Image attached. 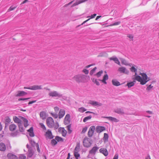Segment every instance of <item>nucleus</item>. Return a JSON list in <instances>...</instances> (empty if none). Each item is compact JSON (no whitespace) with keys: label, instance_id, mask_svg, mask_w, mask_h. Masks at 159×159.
I'll use <instances>...</instances> for the list:
<instances>
[{"label":"nucleus","instance_id":"45","mask_svg":"<svg viewBox=\"0 0 159 159\" xmlns=\"http://www.w3.org/2000/svg\"><path fill=\"white\" fill-rule=\"evenodd\" d=\"M30 143L31 145L33 147L36 146V144L37 143H36L32 139L30 140Z\"/></svg>","mask_w":159,"mask_h":159},{"label":"nucleus","instance_id":"34","mask_svg":"<svg viewBox=\"0 0 159 159\" xmlns=\"http://www.w3.org/2000/svg\"><path fill=\"white\" fill-rule=\"evenodd\" d=\"M40 117L43 119H45L46 118V114L44 111H41L40 113Z\"/></svg>","mask_w":159,"mask_h":159},{"label":"nucleus","instance_id":"52","mask_svg":"<svg viewBox=\"0 0 159 159\" xmlns=\"http://www.w3.org/2000/svg\"><path fill=\"white\" fill-rule=\"evenodd\" d=\"M153 86H152L151 84L149 85L147 88L146 90L147 91H149L151 90L153 88Z\"/></svg>","mask_w":159,"mask_h":159},{"label":"nucleus","instance_id":"29","mask_svg":"<svg viewBox=\"0 0 159 159\" xmlns=\"http://www.w3.org/2000/svg\"><path fill=\"white\" fill-rule=\"evenodd\" d=\"M33 154L34 152L32 148H29L28 151V157H30L33 155Z\"/></svg>","mask_w":159,"mask_h":159},{"label":"nucleus","instance_id":"60","mask_svg":"<svg viewBox=\"0 0 159 159\" xmlns=\"http://www.w3.org/2000/svg\"><path fill=\"white\" fill-rule=\"evenodd\" d=\"M36 148H37V151L39 152L40 153V148H39V145L38 143H37V144H36Z\"/></svg>","mask_w":159,"mask_h":159},{"label":"nucleus","instance_id":"32","mask_svg":"<svg viewBox=\"0 0 159 159\" xmlns=\"http://www.w3.org/2000/svg\"><path fill=\"white\" fill-rule=\"evenodd\" d=\"M80 151V143H77L76 147H75L74 152H79Z\"/></svg>","mask_w":159,"mask_h":159},{"label":"nucleus","instance_id":"53","mask_svg":"<svg viewBox=\"0 0 159 159\" xmlns=\"http://www.w3.org/2000/svg\"><path fill=\"white\" fill-rule=\"evenodd\" d=\"M19 132L18 131H16L15 132L12 133L11 135L13 137H15L18 134Z\"/></svg>","mask_w":159,"mask_h":159},{"label":"nucleus","instance_id":"40","mask_svg":"<svg viewBox=\"0 0 159 159\" xmlns=\"http://www.w3.org/2000/svg\"><path fill=\"white\" fill-rule=\"evenodd\" d=\"M71 127V125L70 124L67 125L66 127L67 128L68 131V132L69 134H70L72 132V130L70 129Z\"/></svg>","mask_w":159,"mask_h":159},{"label":"nucleus","instance_id":"5","mask_svg":"<svg viewBox=\"0 0 159 159\" xmlns=\"http://www.w3.org/2000/svg\"><path fill=\"white\" fill-rule=\"evenodd\" d=\"M118 71L121 73H123L126 75H128L129 73V71L124 67H119Z\"/></svg>","mask_w":159,"mask_h":159},{"label":"nucleus","instance_id":"14","mask_svg":"<svg viewBox=\"0 0 159 159\" xmlns=\"http://www.w3.org/2000/svg\"><path fill=\"white\" fill-rule=\"evenodd\" d=\"M27 93L23 91H18L17 92V94L16 95V97H22L26 94Z\"/></svg>","mask_w":159,"mask_h":159},{"label":"nucleus","instance_id":"37","mask_svg":"<svg viewBox=\"0 0 159 159\" xmlns=\"http://www.w3.org/2000/svg\"><path fill=\"white\" fill-rule=\"evenodd\" d=\"M18 125L19 128V131L20 132H23L24 130V129L23 127L22 124L21 123L20 124H19Z\"/></svg>","mask_w":159,"mask_h":159},{"label":"nucleus","instance_id":"6","mask_svg":"<svg viewBox=\"0 0 159 159\" xmlns=\"http://www.w3.org/2000/svg\"><path fill=\"white\" fill-rule=\"evenodd\" d=\"M24 89H27L32 90H36L37 89H42V86L34 85L29 87H24Z\"/></svg>","mask_w":159,"mask_h":159},{"label":"nucleus","instance_id":"58","mask_svg":"<svg viewBox=\"0 0 159 159\" xmlns=\"http://www.w3.org/2000/svg\"><path fill=\"white\" fill-rule=\"evenodd\" d=\"M82 71L86 75L88 74L89 72V70L86 69H83Z\"/></svg>","mask_w":159,"mask_h":159},{"label":"nucleus","instance_id":"46","mask_svg":"<svg viewBox=\"0 0 159 159\" xmlns=\"http://www.w3.org/2000/svg\"><path fill=\"white\" fill-rule=\"evenodd\" d=\"M78 110L80 112H83L86 111V110L84 107H81L78 109Z\"/></svg>","mask_w":159,"mask_h":159},{"label":"nucleus","instance_id":"25","mask_svg":"<svg viewBox=\"0 0 159 159\" xmlns=\"http://www.w3.org/2000/svg\"><path fill=\"white\" fill-rule=\"evenodd\" d=\"M16 126L15 124H11L9 125V129L10 131H13L16 129Z\"/></svg>","mask_w":159,"mask_h":159},{"label":"nucleus","instance_id":"23","mask_svg":"<svg viewBox=\"0 0 159 159\" xmlns=\"http://www.w3.org/2000/svg\"><path fill=\"white\" fill-rule=\"evenodd\" d=\"M20 117L21 119L24 122V126L25 127H27L28 125L27 120L22 116H20Z\"/></svg>","mask_w":159,"mask_h":159},{"label":"nucleus","instance_id":"39","mask_svg":"<svg viewBox=\"0 0 159 159\" xmlns=\"http://www.w3.org/2000/svg\"><path fill=\"white\" fill-rule=\"evenodd\" d=\"M91 79L93 82L96 84L97 85H100L99 82L97 79H95L94 78H92Z\"/></svg>","mask_w":159,"mask_h":159},{"label":"nucleus","instance_id":"9","mask_svg":"<svg viewBox=\"0 0 159 159\" xmlns=\"http://www.w3.org/2000/svg\"><path fill=\"white\" fill-rule=\"evenodd\" d=\"M95 129V127L94 126H92L90 127L88 133L89 137H91L93 135Z\"/></svg>","mask_w":159,"mask_h":159},{"label":"nucleus","instance_id":"13","mask_svg":"<svg viewBox=\"0 0 159 159\" xmlns=\"http://www.w3.org/2000/svg\"><path fill=\"white\" fill-rule=\"evenodd\" d=\"M20 116H19V118L17 117L16 116L13 117L14 121L15 123L18 124V125L22 123L21 121L22 120L21 119L20 117Z\"/></svg>","mask_w":159,"mask_h":159},{"label":"nucleus","instance_id":"16","mask_svg":"<svg viewBox=\"0 0 159 159\" xmlns=\"http://www.w3.org/2000/svg\"><path fill=\"white\" fill-rule=\"evenodd\" d=\"M102 117L106 118L110 120L111 121H114L115 122H119V120L117 119L116 118L113 117L111 116H104V117Z\"/></svg>","mask_w":159,"mask_h":159},{"label":"nucleus","instance_id":"38","mask_svg":"<svg viewBox=\"0 0 159 159\" xmlns=\"http://www.w3.org/2000/svg\"><path fill=\"white\" fill-rule=\"evenodd\" d=\"M91 118L92 116L91 115L86 117L84 119L83 121L84 122H85L88 120L90 119Z\"/></svg>","mask_w":159,"mask_h":159},{"label":"nucleus","instance_id":"41","mask_svg":"<svg viewBox=\"0 0 159 159\" xmlns=\"http://www.w3.org/2000/svg\"><path fill=\"white\" fill-rule=\"evenodd\" d=\"M134 84V82H131L127 83V85L128 86L129 88H130V87L133 86Z\"/></svg>","mask_w":159,"mask_h":159},{"label":"nucleus","instance_id":"20","mask_svg":"<svg viewBox=\"0 0 159 159\" xmlns=\"http://www.w3.org/2000/svg\"><path fill=\"white\" fill-rule=\"evenodd\" d=\"M45 136L46 137H48L49 139H52L53 138L52 132L51 131L49 130H48L46 132Z\"/></svg>","mask_w":159,"mask_h":159},{"label":"nucleus","instance_id":"4","mask_svg":"<svg viewBox=\"0 0 159 159\" xmlns=\"http://www.w3.org/2000/svg\"><path fill=\"white\" fill-rule=\"evenodd\" d=\"M46 122L47 125L49 128H52L54 124V121L53 119L51 117H48L46 120Z\"/></svg>","mask_w":159,"mask_h":159},{"label":"nucleus","instance_id":"3","mask_svg":"<svg viewBox=\"0 0 159 159\" xmlns=\"http://www.w3.org/2000/svg\"><path fill=\"white\" fill-rule=\"evenodd\" d=\"M48 95L52 97L60 98L62 97V95L55 91H50L48 93Z\"/></svg>","mask_w":159,"mask_h":159},{"label":"nucleus","instance_id":"2","mask_svg":"<svg viewBox=\"0 0 159 159\" xmlns=\"http://www.w3.org/2000/svg\"><path fill=\"white\" fill-rule=\"evenodd\" d=\"M86 76L83 74H79L75 76L73 79L77 82H84L86 80Z\"/></svg>","mask_w":159,"mask_h":159},{"label":"nucleus","instance_id":"17","mask_svg":"<svg viewBox=\"0 0 159 159\" xmlns=\"http://www.w3.org/2000/svg\"><path fill=\"white\" fill-rule=\"evenodd\" d=\"M7 157L8 159H18V157L16 155L11 153H8Z\"/></svg>","mask_w":159,"mask_h":159},{"label":"nucleus","instance_id":"11","mask_svg":"<svg viewBox=\"0 0 159 159\" xmlns=\"http://www.w3.org/2000/svg\"><path fill=\"white\" fill-rule=\"evenodd\" d=\"M83 143L84 147H89L90 144L88 138H85L83 139Z\"/></svg>","mask_w":159,"mask_h":159},{"label":"nucleus","instance_id":"10","mask_svg":"<svg viewBox=\"0 0 159 159\" xmlns=\"http://www.w3.org/2000/svg\"><path fill=\"white\" fill-rule=\"evenodd\" d=\"M70 116L69 114H67L65 117L64 123L65 125H68L70 123Z\"/></svg>","mask_w":159,"mask_h":159},{"label":"nucleus","instance_id":"12","mask_svg":"<svg viewBox=\"0 0 159 159\" xmlns=\"http://www.w3.org/2000/svg\"><path fill=\"white\" fill-rule=\"evenodd\" d=\"M105 129V127L100 126H97L96 128V131L97 133H100Z\"/></svg>","mask_w":159,"mask_h":159},{"label":"nucleus","instance_id":"31","mask_svg":"<svg viewBox=\"0 0 159 159\" xmlns=\"http://www.w3.org/2000/svg\"><path fill=\"white\" fill-rule=\"evenodd\" d=\"M11 121V119L9 118L8 117H6L5 120V129H6L7 126L8 125V124L9 123H10Z\"/></svg>","mask_w":159,"mask_h":159},{"label":"nucleus","instance_id":"35","mask_svg":"<svg viewBox=\"0 0 159 159\" xmlns=\"http://www.w3.org/2000/svg\"><path fill=\"white\" fill-rule=\"evenodd\" d=\"M108 134L105 133L104 134L103 141L105 143L108 140Z\"/></svg>","mask_w":159,"mask_h":159},{"label":"nucleus","instance_id":"48","mask_svg":"<svg viewBox=\"0 0 159 159\" xmlns=\"http://www.w3.org/2000/svg\"><path fill=\"white\" fill-rule=\"evenodd\" d=\"M96 69V67H95L93 69H92L90 71V74L91 75H92L94 73V72H95V71Z\"/></svg>","mask_w":159,"mask_h":159},{"label":"nucleus","instance_id":"28","mask_svg":"<svg viewBox=\"0 0 159 159\" xmlns=\"http://www.w3.org/2000/svg\"><path fill=\"white\" fill-rule=\"evenodd\" d=\"M111 82L113 85L115 86H117L120 85V82L116 79L112 80Z\"/></svg>","mask_w":159,"mask_h":159},{"label":"nucleus","instance_id":"43","mask_svg":"<svg viewBox=\"0 0 159 159\" xmlns=\"http://www.w3.org/2000/svg\"><path fill=\"white\" fill-rule=\"evenodd\" d=\"M66 133H67L65 129L64 128H62V135L64 137H65L66 135Z\"/></svg>","mask_w":159,"mask_h":159},{"label":"nucleus","instance_id":"62","mask_svg":"<svg viewBox=\"0 0 159 159\" xmlns=\"http://www.w3.org/2000/svg\"><path fill=\"white\" fill-rule=\"evenodd\" d=\"M118 154H116L114 156L113 159H118Z\"/></svg>","mask_w":159,"mask_h":159},{"label":"nucleus","instance_id":"64","mask_svg":"<svg viewBox=\"0 0 159 159\" xmlns=\"http://www.w3.org/2000/svg\"><path fill=\"white\" fill-rule=\"evenodd\" d=\"M54 110L56 112H57L59 110V108L57 107H54Z\"/></svg>","mask_w":159,"mask_h":159},{"label":"nucleus","instance_id":"42","mask_svg":"<svg viewBox=\"0 0 159 159\" xmlns=\"http://www.w3.org/2000/svg\"><path fill=\"white\" fill-rule=\"evenodd\" d=\"M74 155L76 159H78L80 157V154L78 152H74Z\"/></svg>","mask_w":159,"mask_h":159},{"label":"nucleus","instance_id":"33","mask_svg":"<svg viewBox=\"0 0 159 159\" xmlns=\"http://www.w3.org/2000/svg\"><path fill=\"white\" fill-rule=\"evenodd\" d=\"M33 127H31L28 131L30 133V136L33 137L34 135V134L33 132Z\"/></svg>","mask_w":159,"mask_h":159},{"label":"nucleus","instance_id":"57","mask_svg":"<svg viewBox=\"0 0 159 159\" xmlns=\"http://www.w3.org/2000/svg\"><path fill=\"white\" fill-rule=\"evenodd\" d=\"M52 116L55 118H57L58 117V115L56 113H51Z\"/></svg>","mask_w":159,"mask_h":159},{"label":"nucleus","instance_id":"55","mask_svg":"<svg viewBox=\"0 0 159 159\" xmlns=\"http://www.w3.org/2000/svg\"><path fill=\"white\" fill-rule=\"evenodd\" d=\"M41 127L43 129L46 130V128L45 127V125H43V124L42 123H40L39 124Z\"/></svg>","mask_w":159,"mask_h":159},{"label":"nucleus","instance_id":"24","mask_svg":"<svg viewBox=\"0 0 159 159\" xmlns=\"http://www.w3.org/2000/svg\"><path fill=\"white\" fill-rule=\"evenodd\" d=\"M96 14H93V15H92L91 16H88L87 17H90V18H89L88 19H87V20L84 21L82 24L81 25H79L78 26H80L81 25H83L86 22H87L90 19H92V18H93L95 17L96 16Z\"/></svg>","mask_w":159,"mask_h":159},{"label":"nucleus","instance_id":"8","mask_svg":"<svg viewBox=\"0 0 159 159\" xmlns=\"http://www.w3.org/2000/svg\"><path fill=\"white\" fill-rule=\"evenodd\" d=\"M132 65V64L129 65V66H131V67L129 68V70H130V71L132 72H134L135 75L134 76L135 77H136V76L137 75V67H136V66L134 65H133L132 66H131Z\"/></svg>","mask_w":159,"mask_h":159},{"label":"nucleus","instance_id":"47","mask_svg":"<svg viewBox=\"0 0 159 159\" xmlns=\"http://www.w3.org/2000/svg\"><path fill=\"white\" fill-rule=\"evenodd\" d=\"M127 37L130 39V41L133 40L134 36L133 35L131 34H128L127 35Z\"/></svg>","mask_w":159,"mask_h":159},{"label":"nucleus","instance_id":"7","mask_svg":"<svg viewBox=\"0 0 159 159\" xmlns=\"http://www.w3.org/2000/svg\"><path fill=\"white\" fill-rule=\"evenodd\" d=\"M89 103L93 106L97 107H100L102 105V103L93 100H90L89 102Z\"/></svg>","mask_w":159,"mask_h":159},{"label":"nucleus","instance_id":"44","mask_svg":"<svg viewBox=\"0 0 159 159\" xmlns=\"http://www.w3.org/2000/svg\"><path fill=\"white\" fill-rule=\"evenodd\" d=\"M103 73V71L102 70H101L99 71V72L97 73L96 74H95L94 75L95 76H96L98 77H100L102 74Z\"/></svg>","mask_w":159,"mask_h":159},{"label":"nucleus","instance_id":"22","mask_svg":"<svg viewBox=\"0 0 159 159\" xmlns=\"http://www.w3.org/2000/svg\"><path fill=\"white\" fill-rule=\"evenodd\" d=\"M65 114V111L62 109H61L58 113L59 118L61 119L62 118Z\"/></svg>","mask_w":159,"mask_h":159},{"label":"nucleus","instance_id":"36","mask_svg":"<svg viewBox=\"0 0 159 159\" xmlns=\"http://www.w3.org/2000/svg\"><path fill=\"white\" fill-rule=\"evenodd\" d=\"M107 56V54L105 52H102L100 53L98 56V57H106Z\"/></svg>","mask_w":159,"mask_h":159},{"label":"nucleus","instance_id":"27","mask_svg":"<svg viewBox=\"0 0 159 159\" xmlns=\"http://www.w3.org/2000/svg\"><path fill=\"white\" fill-rule=\"evenodd\" d=\"M6 149V147L4 143H0V151H5Z\"/></svg>","mask_w":159,"mask_h":159},{"label":"nucleus","instance_id":"18","mask_svg":"<svg viewBox=\"0 0 159 159\" xmlns=\"http://www.w3.org/2000/svg\"><path fill=\"white\" fill-rule=\"evenodd\" d=\"M114 112L118 114L123 115L125 114L123 109L121 108H117L114 110Z\"/></svg>","mask_w":159,"mask_h":159},{"label":"nucleus","instance_id":"63","mask_svg":"<svg viewBox=\"0 0 159 159\" xmlns=\"http://www.w3.org/2000/svg\"><path fill=\"white\" fill-rule=\"evenodd\" d=\"M36 102V100H33V101H30L28 103V104L30 105V104H32V103H35V102Z\"/></svg>","mask_w":159,"mask_h":159},{"label":"nucleus","instance_id":"15","mask_svg":"<svg viewBox=\"0 0 159 159\" xmlns=\"http://www.w3.org/2000/svg\"><path fill=\"white\" fill-rule=\"evenodd\" d=\"M110 61H114L115 63L119 65H120V62L118 59L115 56H114L112 57L109 58Z\"/></svg>","mask_w":159,"mask_h":159},{"label":"nucleus","instance_id":"49","mask_svg":"<svg viewBox=\"0 0 159 159\" xmlns=\"http://www.w3.org/2000/svg\"><path fill=\"white\" fill-rule=\"evenodd\" d=\"M57 143L56 140L54 139H53L51 140V143L53 145H55Z\"/></svg>","mask_w":159,"mask_h":159},{"label":"nucleus","instance_id":"30","mask_svg":"<svg viewBox=\"0 0 159 159\" xmlns=\"http://www.w3.org/2000/svg\"><path fill=\"white\" fill-rule=\"evenodd\" d=\"M108 79V76L106 74L104 75L103 77V79L102 80H100L102 82L104 83L105 84H107V82H106V80H107Z\"/></svg>","mask_w":159,"mask_h":159},{"label":"nucleus","instance_id":"50","mask_svg":"<svg viewBox=\"0 0 159 159\" xmlns=\"http://www.w3.org/2000/svg\"><path fill=\"white\" fill-rule=\"evenodd\" d=\"M16 7H13V6H11L9 8L8 10L7 11L9 12L11 11L14 10L15 8H16Z\"/></svg>","mask_w":159,"mask_h":159},{"label":"nucleus","instance_id":"59","mask_svg":"<svg viewBox=\"0 0 159 159\" xmlns=\"http://www.w3.org/2000/svg\"><path fill=\"white\" fill-rule=\"evenodd\" d=\"M26 157L23 155H21L19 157V159H25Z\"/></svg>","mask_w":159,"mask_h":159},{"label":"nucleus","instance_id":"61","mask_svg":"<svg viewBox=\"0 0 159 159\" xmlns=\"http://www.w3.org/2000/svg\"><path fill=\"white\" fill-rule=\"evenodd\" d=\"M30 98H19L18 99V101H22V100H23V101L25 100L29 99Z\"/></svg>","mask_w":159,"mask_h":159},{"label":"nucleus","instance_id":"21","mask_svg":"<svg viewBox=\"0 0 159 159\" xmlns=\"http://www.w3.org/2000/svg\"><path fill=\"white\" fill-rule=\"evenodd\" d=\"M88 0H77L71 6L72 7H73L78 5V4L81 3H83L87 1Z\"/></svg>","mask_w":159,"mask_h":159},{"label":"nucleus","instance_id":"51","mask_svg":"<svg viewBox=\"0 0 159 159\" xmlns=\"http://www.w3.org/2000/svg\"><path fill=\"white\" fill-rule=\"evenodd\" d=\"M55 139L58 142L61 141L62 140V138L58 136H56Z\"/></svg>","mask_w":159,"mask_h":159},{"label":"nucleus","instance_id":"19","mask_svg":"<svg viewBox=\"0 0 159 159\" xmlns=\"http://www.w3.org/2000/svg\"><path fill=\"white\" fill-rule=\"evenodd\" d=\"M99 152L105 156H107L108 155V152L106 148H101L99 150Z\"/></svg>","mask_w":159,"mask_h":159},{"label":"nucleus","instance_id":"56","mask_svg":"<svg viewBox=\"0 0 159 159\" xmlns=\"http://www.w3.org/2000/svg\"><path fill=\"white\" fill-rule=\"evenodd\" d=\"M120 21H118V22H116L113 24L112 25H110V26L118 25L120 24Z\"/></svg>","mask_w":159,"mask_h":159},{"label":"nucleus","instance_id":"1","mask_svg":"<svg viewBox=\"0 0 159 159\" xmlns=\"http://www.w3.org/2000/svg\"><path fill=\"white\" fill-rule=\"evenodd\" d=\"M139 74L142 76V78L140 76H136L134 80L140 82L141 84L144 85L150 80L149 78H148V76L145 73H140Z\"/></svg>","mask_w":159,"mask_h":159},{"label":"nucleus","instance_id":"26","mask_svg":"<svg viewBox=\"0 0 159 159\" xmlns=\"http://www.w3.org/2000/svg\"><path fill=\"white\" fill-rule=\"evenodd\" d=\"M98 148L96 147H93L92 149L89 151V153L92 154H94Z\"/></svg>","mask_w":159,"mask_h":159},{"label":"nucleus","instance_id":"54","mask_svg":"<svg viewBox=\"0 0 159 159\" xmlns=\"http://www.w3.org/2000/svg\"><path fill=\"white\" fill-rule=\"evenodd\" d=\"M87 127H85L83 128L82 130L81 131V134H84L87 131Z\"/></svg>","mask_w":159,"mask_h":159}]
</instances>
